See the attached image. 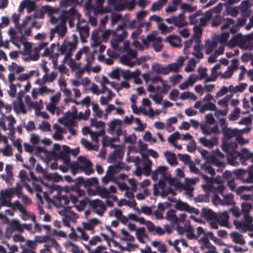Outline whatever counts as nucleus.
<instances>
[{
	"label": "nucleus",
	"instance_id": "57",
	"mask_svg": "<svg viewBox=\"0 0 253 253\" xmlns=\"http://www.w3.org/2000/svg\"><path fill=\"white\" fill-rule=\"evenodd\" d=\"M81 142L82 144L87 150H92L93 148V145L87 139L83 138L81 139Z\"/></svg>",
	"mask_w": 253,
	"mask_h": 253
},
{
	"label": "nucleus",
	"instance_id": "49",
	"mask_svg": "<svg viewBox=\"0 0 253 253\" xmlns=\"http://www.w3.org/2000/svg\"><path fill=\"white\" fill-rule=\"evenodd\" d=\"M91 126H95L97 128H103L105 126V123L100 121H97L95 119H91L90 120Z\"/></svg>",
	"mask_w": 253,
	"mask_h": 253
},
{
	"label": "nucleus",
	"instance_id": "26",
	"mask_svg": "<svg viewBox=\"0 0 253 253\" xmlns=\"http://www.w3.org/2000/svg\"><path fill=\"white\" fill-rule=\"evenodd\" d=\"M222 132L227 139H230L236 135V130H233L230 128H222Z\"/></svg>",
	"mask_w": 253,
	"mask_h": 253
},
{
	"label": "nucleus",
	"instance_id": "12",
	"mask_svg": "<svg viewBox=\"0 0 253 253\" xmlns=\"http://www.w3.org/2000/svg\"><path fill=\"white\" fill-rule=\"evenodd\" d=\"M201 215L204 218L210 220H215L217 217V214L213 211L207 208H203Z\"/></svg>",
	"mask_w": 253,
	"mask_h": 253
},
{
	"label": "nucleus",
	"instance_id": "29",
	"mask_svg": "<svg viewBox=\"0 0 253 253\" xmlns=\"http://www.w3.org/2000/svg\"><path fill=\"white\" fill-rule=\"evenodd\" d=\"M253 209V206L251 204L248 203H243L241 205V211L244 213L245 218L249 217V214L250 211Z\"/></svg>",
	"mask_w": 253,
	"mask_h": 253
},
{
	"label": "nucleus",
	"instance_id": "61",
	"mask_svg": "<svg viewBox=\"0 0 253 253\" xmlns=\"http://www.w3.org/2000/svg\"><path fill=\"white\" fill-rule=\"evenodd\" d=\"M198 73L199 74V80H202L205 78H207V69L206 68H200L198 69Z\"/></svg>",
	"mask_w": 253,
	"mask_h": 253
},
{
	"label": "nucleus",
	"instance_id": "25",
	"mask_svg": "<svg viewBox=\"0 0 253 253\" xmlns=\"http://www.w3.org/2000/svg\"><path fill=\"white\" fill-rule=\"evenodd\" d=\"M166 219L173 223L178 222V217L176 215L175 211L174 210H169L167 211Z\"/></svg>",
	"mask_w": 253,
	"mask_h": 253
},
{
	"label": "nucleus",
	"instance_id": "9",
	"mask_svg": "<svg viewBox=\"0 0 253 253\" xmlns=\"http://www.w3.org/2000/svg\"><path fill=\"white\" fill-rule=\"evenodd\" d=\"M252 3L250 2V0H245L241 2L239 6L240 12L241 14H249V16L250 15L251 10L249 9V8L251 7Z\"/></svg>",
	"mask_w": 253,
	"mask_h": 253
},
{
	"label": "nucleus",
	"instance_id": "32",
	"mask_svg": "<svg viewBox=\"0 0 253 253\" xmlns=\"http://www.w3.org/2000/svg\"><path fill=\"white\" fill-rule=\"evenodd\" d=\"M157 41L161 42V39L160 37L157 38L156 35L153 34H150L147 36L146 39L143 40V43L145 45L148 44L149 42Z\"/></svg>",
	"mask_w": 253,
	"mask_h": 253
},
{
	"label": "nucleus",
	"instance_id": "58",
	"mask_svg": "<svg viewBox=\"0 0 253 253\" xmlns=\"http://www.w3.org/2000/svg\"><path fill=\"white\" fill-rule=\"evenodd\" d=\"M151 81L153 83H156L158 82H160L162 84L163 87H170V86L166 84L165 81L160 76H156L154 77H152L151 79Z\"/></svg>",
	"mask_w": 253,
	"mask_h": 253
},
{
	"label": "nucleus",
	"instance_id": "28",
	"mask_svg": "<svg viewBox=\"0 0 253 253\" xmlns=\"http://www.w3.org/2000/svg\"><path fill=\"white\" fill-rule=\"evenodd\" d=\"M76 13L75 8L72 7L69 10H63L62 12V16L65 20L70 19Z\"/></svg>",
	"mask_w": 253,
	"mask_h": 253
},
{
	"label": "nucleus",
	"instance_id": "42",
	"mask_svg": "<svg viewBox=\"0 0 253 253\" xmlns=\"http://www.w3.org/2000/svg\"><path fill=\"white\" fill-rule=\"evenodd\" d=\"M92 105V110L95 114V116L98 118H101L102 115V111L99 108L98 105L97 103L93 102L91 103Z\"/></svg>",
	"mask_w": 253,
	"mask_h": 253
},
{
	"label": "nucleus",
	"instance_id": "55",
	"mask_svg": "<svg viewBox=\"0 0 253 253\" xmlns=\"http://www.w3.org/2000/svg\"><path fill=\"white\" fill-rule=\"evenodd\" d=\"M236 228L239 229H241L242 232L246 233L247 232V225L245 222L237 221L234 223Z\"/></svg>",
	"mask_w": 253,
	"mask_h": 253
},
{
	"label": "nucleus",
	"instance_id": "24",
	"mask_svg": "<svg viewBox=\"0 0 253 253\" xmlns=\"http://www.w3.org/2000/svg\"><path fill=\"white\" fill-rule=\"evenodd\" d=\"M70 48L71 50H74L76 49V48H71V42L64 41L59 48V51L60 52L61 54H64L66 52L69 51Z\"/></svg>",
	"mask_w": 253,
	"mask_h": 253
},
{
	"label": "nucleus",
	"instance_id": "43",
	"mask_svg": "<svg viewBox=\"0 0 253 253\" xmlns=\"http://www.w3.org/2000/svg\"><path fill=\"white\" fill-rule=\"evenodd\" d=\"M6 119L9 122L8 124V129H13L14 128V125L16 123V122L15 119L11 115L6 116Z\"/></svg>",
	"mask_w": 253,
	"mask_h": 253
},
{
	"label": "nucleus",
	"instance_id": "27",
	"mask_svg": "<svg viewBox=\"0 0 253 253\" xmlns=\"http://www.w3.org/2000/svg\"><path fill=\"white\" fill-rule=\"evenodd\" d=\"M194 35L193 38H196V42H200V38L202 35V29L200 26L195 25L193 28Z\"/></svg>",
	"mask_w": 253,
	"mask_h": 253
},
{
	"label": "nucleus",
	"instance_id": "23",
	"mask_svg": "<svg viewBox=\"0 0 253 253\" xmlns=\"http://www.w3.org/2000/svg\"><path fill=\"white\" fill-rule=\"evenodd\" d=\"M225 187L223 184H218L217 187L212 185H210L208 186L207 190L210 192L219 193L222 195Z\"/></svg>",
	"mask_w": 253,
	"mask_h": 253
},
{
	"label": "nucleus",
	"instance_id": "59",
	"mask_svg": "<svg viewBox=\"0 0 253 253\" xmlns=\"http://www.w3.org/2000/svg\"><path fill=\"white\" fill-rule=\"evenodd\" d=\"M149 97L152 98L154 101L157 104H160L163 100V96L160 94H150Z\"/></svg>",
	"mask_w": 253,
	"mask_h": 253
},
{
	"label": "nucleus",
	"instance_id": "60",
	"mask_svg": "<svg viewBox=\"0 0 253 253\" xmlns=\"http://www.w3.org/2000/svg\"><path fill=\"white\" fill-rule=\"evenodd\" d=\"M113 177L114 175H112V173H111L107 170L106 175L102 179V182L104 184H106L112 180Z\"/></svg>",
	"mask_w": 253,
	"mask_h": 253
},
{
	"label": "nucleus",
	"instance_id": "37",
	"mask_svg": "<svg viewBox=\"0 0 253 253\" xmlns=\"http://www.w3.org/2000/svg\"><path fill=\"white\" fill-rule=\"evenodd\" d=\"M10 225L13 230L18 231L19 232L23 231L22 225L17 220H12Z\"/></svg>",
	"mask_w": 253,
	"mask_h": 253
},
{
	"label": "nucleus",
	"instance_id": "51",
	"mask_svg": "<svg viewBox=\"0 0 253 253\" xmlns=\"http://www.w3.org/2000/svg\"><path fill=\"white\" fill-rule=\"evenodd\" d=\"M229 36H230L229 33L228 32L222 33L220 34V35L219 37V39H218L219 42L221 43H225L227 42V41L229 37Z\"/></svg>",
	"mask_w": 253,
	"mask_h": 253
},
{
	"label": "nucleus",
	"instance_id": "3",
	"mask_svg": "<svg viewBox=\"0 0 253 253\" xmlns=\"http://www.w3.org/2000/svg\"><path fill=\"white\" fill-rule=\"evenodd\" d=\"M90 206L92 208L95 212L100 216H102L106 210V208L103 202L99 199H96L89 202Z\"/></svg>",
	"mask_w": 253,
	"mask_h": 253
},
{
	"label": "nucleus",
	"instance_id": "52",
	"mask_svg": "<svg viewBox=\"0 0 253 253\" xmlns=\"http://www.w3.org/2000/svg\"><path fill=\"white\" fill-rule=\"evenodd\" d=\"M249 16V14H242V18H238V23L236 25H237L239 27H242L246 23L247 18Z\"/></svg>",
	"mask_w": 253,
	"mask_h": 253
},
{
	"label": "nucleus",
	"instance_id": "56",
	"mask_svg": "<svg viewBox=\"0 0 253 253\" xmlns=\"http://www.w3.org/2000/svg\"><path fill=\"white\" fill-rule=\"evenodd\" d=\"M224 202L226 205H231L233 202L234 196L232 194L223 195Z\"/></svg>",
	"mask_w": 253,
	"mask_h": 253
},
{
	"label": "nucleus",
	"instance_id": "38",
	"mask_svg": "<svg viewBox=\"0 0 253 253\" xmlns=\"http://www.w3.org/2000/svg\"><path fill=\"white\" fill-rule=\"evenodd\" d=\"M88 201L89 199L87 198H84V199L80 201L78 205H75V207L76 208L77 211H83L86 207Z\"/></svg>",
	"mask_w": 253,
	"mask_h": 253
},
{
	"label": "nucleus",
	"instance_id": "62",
	"mask_svg": "<svg viewBox=\"0 0 253 253\" xmlns=\"http://www.w3.org/2000/svg\"><path fill=\"white\" fill-rule=\"evenodd\" d=\"M23 127L26 128V129L28 132L32 131L36 129L35 123L32 121H29L27 125H24Z\"/></svg>",
	"mask_w": 253,
	"mask_h": 253
},
{
	"label": "nucleus",
	"instance_id": "4",
	"mask_svg": "<svg viewBox=\"0 0 253 253\" xmlns=\"http://www.w3.org/2000/svg\"><path fill=\"white\" fill-rule=\"evenodd\" d=\"M76 31L79 33L82 42H86V39L89 36V26L87 24L82 25L78 22L76 24Z\"/></svg>",
	"mask_w": 253,
	"mask_h": 253
},
{
	"label": "nucleus",
	"instance_id": "31",
	"mask_svg": "<svg viewBox=\"0 0 253 253\" xmlns=\"http://www.w3.org/2000/svg\"><path fill=\"white\" fill-rule=\"evenodd\" d=\"M1 201L2 206L7 207H11L12 205L11 203L12 198L5 196L4 191L1 190Z\"/></svg>",
	"mask_w": 253,
	"mask_h": 253
},
{
	"label": "nucleus",
	"instance_id": "8",
	"mask_svg": "<svg viewBox=\"0 0 253 253\" xmlns=\"http://www.w3.org/2000/svg\"><path fill=\"white\" fill-rule=\"evenodd\" d=\"M175 19L174 21V25L178 28H182L188 25V22L185 21V16L184 12H182L177 16H175Z\"/></svg>",
	"mask_w": 253,
	"mask_h": 253
},
{
	"label": "nucleus",
	"instance_id": "64",
	"mask_svg": "<svg viewBox=\"0 0 253 253\" xmlns=\"http://www.w3.org/2000/svg\"><path fill=\"white\" fill-rule=\"evenodd\" d=\"M68 244L69 246L72 247V252L73 253H84V251L82 250H80L78 246L73 244L71 242H68Z\"/></svg>",
	"mask_w": 253,
	"mask_h": 253
},
{
	"label": "nucleus",
	"instance_id": "22",
	"mask_svg": "<svg viewBox=\"0 0 253 253\" xmlns=\"http://www.w3.org/2000/svg\"><path fill=\"white\" fill-rule=\"evenodd\" d=\"M167 1L168 0H158L152 4L151 7V10L152 11L160 10Z\"/></svg>",
	"mask_w": 253,
	"mask_h": 253
},
{
	"label": "nucleus",
	"instance_id": "17",
	"mask_svg": "<svg viewBox=\"0 0 253 253\" xmlns=\"http://www.w3.org/2000/svg\"><path fill=\"white\" fill-rule=\"evenodd\" d=\"M189 168L191 172L201 175L205 180L209 181L210 178L207 175L203 174V173L196 167L194 163L190 162L189 164Z\"/></svg>",
	"mask_w": 253,
	"mask_h": 253
},
{
	"label": "nucleus",
	"instance_id": "14",
	"mask_svg": "<svg viewBox=\"0 0 253 253\" xmlns=\"http://www.w3.org/2000/svg\"><path fill=\"white\" fill-rule=\"evenodd\" d=\"M56 33L58 35L59 38H63L67 32V27L66 22L62 21L59 24L57 25L55 28Z\"/></svg>",
	"mask_w": 253,
	"mask_h": 253
},
{
	"label": "nucleus",
	"instance_id": "40",
	"mask_svg": "<svg viewBox=\"0 0 253 253\" xmlns=\"http://www.w3.org/2000/svg\"><path fill=\"white\" fill-rule=\"evenodd\" d=\"M121 170V166L119 165V163H118L117 165L109 166L108 171L111 173H112V175H114V174L119 172Z\"/></svg>",
	"mask_w": 253,
	"mask_h": 253
},
{
	"label": "nucleus",
	"instance_id": "53",
	"mask_svg": "<svg viewBox=\"0 0 253 253\" xmlns=\"http://www.w3.org/2000/svg\"><path fill=\"white\" fill-rule=\"evenodd\" d=\"M69 155L70 154H65V153H59L58 157L59 159L62 160L66 165H69L70 162Z\"/></svg>",
	"mask_w": 253,
	"mask_h": 253
},
{
	"label": "nucleus",
	"instance_id": "41",
	"mask_svg": "<svg viewBox=\"0 0 253 253\" xmlns=\"http://www.w3.org/2000/svg\"><path fill=\"white\" fill-rule=\"evenodd\" d=\"M224 246H226L227 248H231L233 249V251L235 253H238V252H247L248 250V249L247 247H244L242 248L240 247H237L235 245H226L225 244H223Z\"/></svg>",
	"mask_w": 253,
	"mask_h": 253
},
{
	"label": "nucleus",
	"instance_id": "44",
	"mask_svg": "<svg viewBox=\"0 0 253 253\" xmlns=\"http://www.w3.org/2000/svg\"><path fill=\"white\" fill-rule=\"evenodd\" d=\"M180 137V134L178 132L176 131L171 134L168 138L169 143L171 144H174L175 141L179 139Z\"/></svg>",
	"mask_w": 253,
	"mask_h": 253
},
{
	"label": "nucleus",
	"instance_id": "20",
	"mask_svg": "<svg viewBox=\"0 0 253 253\" xmlns=\"http://www.w3.org/2000/svg\"><path fill=\"white\" fill-rule=\"evenodd\" d=\"M136 236L138 241L141 243H144V238H148V235L145 233L144 227L138 228L136 229Z\"/></svg>",
	"mask_w": 253,
	"mask_h": 253
},
{
	"label": "nucleus",
	"instance_id": "6",
	"mask_svg": "<svg viewBox=\"0 0 253 253\" xmlns=\"http://www.w3.org/2000/svg\"><path fill=\"white\" fill-rule=\"evenodd\" d=\"M74 184L70 187L71 190L74 191L78 196H83L85 194L84 190L80 189L82 185H84V178L80 176L74 180Z\"/></svg>",
	"mask_w": 253,
	"mask_h": 253
},
{
	"label": "nucleus",
	"instance_id": "18",
	"mask_svg": "<svg viewBox=\"0 0 253 253\" xmlns=\"http://www.w3.org/2000/svg\"><path fill=\"white\" fill-rule=\"evenodd\" d=\"M164 155L170 165H176L177 164L176 157L174 153L166 151L164 152Z\"/></svg>",
	"mask_w": 253,
	"mask_h": 253
},
{
	"label": "nucleus",
	"instance_id": "63",
	"mask_svg": "<svg viewBox=\"0 0 253 253\" xmlns=\"http://www.w3.org/2000/svg\"><path fill=\"white\" fill-rule=\"evenodd\" d=\"M196 149V143L194 140H192L187 145V150L189 152H193Z\"/></svg>",
	"mask_w": 253,
	"mask_h": 253
},
{
	"label": "nucleus",
	"instance_id": "54",
	"mask_svg": "<svg viewBox=\"0 0 253 253\" xmlns=\"http://www.w3.org/2000/svg\"><path fill=\"white\" fill-rule=\"evenodd\" d=\"M115 95V94L112 92V95H109L108 93V96L107 97L101 96L100 97V104L102 105H106L107 103L110 101L112 98V97Z\"/></svg>",
	"mask_w": 253,
	"mask_h": 253
},
{
	"label": "nucleus",
	"instance_id": "36",
	"mask_svg": "<svg viewBox=\"0 0 253 253\" xmlns=\"http://www.w3.org/2000/svg\"><path fill=\"white\" fill-rule=\"evenodd\" d=\"M98 183L97 179L95 177H91L90 178H84V186L85 187L91 186L97 184Z\"/></svg>",
	"mask_w": 253,
	"mask_h": 253
},
{
	"label": "nucleus",
	"instance_id": "13",
	"mask_svg": "<svg viewBox=\"0 0 253 253\" xmlns=\"http://www.w3.org/2000/svg\"><path fill=\"white\" fill-rule=\"evenodd\" d=\"M229 218V216L228 212L225 211L218 216L217 215V217L215 220L218 222L220 226H226L228 224Z\"/></svg>",
	"mask_w": 253,
	"mask_h": 253
},
{
	"label": "nucleus",
	"instance_id": "5",
	"mask_svg": "<svg viewBox=\"0 0 253 253\" xmlns=\"http://www.w3.org/2000/svg\"><path fill=\"white\" fill-rule=\"evenodd\" d=\"M110 130L114 132L116 131V134L118 137L123 134V122L120 119H114L108 124Z\"/></svg>",
	"mask_w": 253,
	"mask_h": 253
},
{
	"label": "nucleus",
	"instance_id": "45",
	"mask_svg": "<svg viewBox=\"0 0 253 253\" xmlns=\"http://www.w3.org/2000/svg\"><path fill=\"white\" fill-rule=\"evenodd\" d=\"M97 192L100 197L102 198H108L110 194V192L105 187H102L97 189Z\"/></svg>",
	"mask_w": 253,
	"mask_h": 253
},
{
	"label": "nucleus",
	"instance_id": "19",
	"mask_svg": "<svg viewBox=\"0 0 253 253\" xmlns=\"http://www.w3.org/2000/svg\"><path fill=\"white\" fill-rule=\"evenodd\" d=\"M230 237L235 244L244 245L246 244L245 240L242 238L243 235L238 232H234L230 234Z\"/></svg>",
	"mask_w": 253,
	"mask_h": 253
},
{
	"label": "nucleus",
	"instance_id": "35",
	"mask_svg": "<svg viewBox=\"0 0 253 253\" xmlns=\"http://www.w3.org/2000/svg\"><path fill=\"white\" fill-rule=\"evenodd\" d=\"M180 8L183 10V12H184V13L186 11L188 12H192L197 9L196 6H191L190 4L186 3H181Z\"/></svg>",
	"mask_w": 253,
	"mask_h": 253
},
{
	"label": "nucleus",
	"instance_id": "16",
	"mask_svg": "<svg viewBox=\"0 0 253 253\" xmlns=\"http://www.w3.org/2000/svg\"><path fill=\"white\" fill-rule=\"evenodd\" d=\"M167 39L170 44L174 47H181L182 46L181 39L177 35H170L168 37Z\"/></svg>",
	"mask_w": 253,
	"mask_h": 253
},
{
	"label": "nucleus",
	"instance_id": "11",
	"mask_svg": "<svg viewBox=\"0 0 253 253\" xmlns=\"http://www.w3.org/2000/svg\"><path fill=\"white\" fill-rule=\"evenodd\" d=\"M26 8L28 13L34 11L35 9V4L33 1L31 0H24L20 5L19 10H22Z\"/></svg>",
	"mask_w": 253,
	"mask_h": 253
},
{
	"label": "nucleus",
	"instance_id": "2",
	"mask_svg": "<svg viewBox=\"0 0 253 253\" xmlns=\"http://www.w3.org/2000/svg\"><path fill=\"white\" fill-rule=\"evenodd\" d=\"M78 160L80 163V169L86 175H90L94 172L92 168V164L88 159L84 157L79 156Z\"/></svg>",
	"mask_w": 253,
	"mask_h": 253
},
{
	"label": "nucleus",
	"instance_id": "7",
	"mask_svg": "<svg viewBox=\"0 0 253 253\" xmlns=\"http://www.w3.org/2000/svg\"><path fill=\"white\" fill-rule=\"evenodd\" d=\"M22 189L21 186L17 184L16 188H8L4 190V195L6 197L10 198L12 197V195L16 194L18 197L20 198L22 196Z\"/></svg>",
	"mask_w": 253,
	"mask_h": 253
},
{
	"label": "nucleus",
	"instance_id": "10",
	"mask_svg": "<svg viewBox=\"0 0 253 253\" xmlns=\"http://www.w3.org/2000/svg\"><path fill=\"white\" fill-rule=\"evenodd\" d=\"M251 159H253V153L250 152L247 148H243L240 152V160L242 165L245 164V162Z\"/></svg>",
	"mask_w": 253,
	"mask_h": 253
},
{
	"label": "nucleus",
	"instance_id": "50",
	"mask_svg": "<svg viewBox=\"0 0 253 253\" xmlns=\"http://www.w3.org/2000/svg\"><path fill=\"white\" fill-rule=\"evenodd\" d=\"M182 78V75L178 74L170 77L169 81L171 84L174 85L180 82Z\"/></svg>",
	"mask_w": 253,
	"mask_h": 253
},
{
	"label": "nucleus",
	"instance_id": "33",
	"mask_svg": "<svg viewBox=\"0 0 253 253\" xmlns=\"http://www.w3.org/2000/svg\"><path fill=\"white\" fill-rule=\"evenodd\" d=\"M121 231L124 236L123 238H122L123 240L129 242H133L134 241L133 236L129 234L125 229H122Z\"/></svg>",
	"mask_w": 253,
	"mask_h": 253
},
{
	"label": "nucleus",
	"instance_id": "1",
	"mask_svg": "<svg viewBox=\"0 0 253 253\" xmlns=\"http://www.w3.org/2000/svg\"><path fill=\"white\" fill-rule=\"evenodd\" d=\"M126 26V24H121L117 26L115 30L113 31V38L111 40V44L113 48L117 49L119 43L123 41L126 38L127 33L125 30H124Z\"/></svg>",
	"mask_w": 253,
	"mask_h": 253
},
{
	"label": "nucleus",
	"instance_id": "39",
	"mask_svg": "<svg viewBox=\"0 0 253 253\" xmlns=\"http://www.w3.org/2000/svg\"><path fill=\"white\" fill-rule=\"evenodd\" d=\"M188 204L186 203L182 202L181 201H178L176 202L175 207V208L180 211H186Z\"/></svg>",
	"mask_w": 253,
	"mask_h": 253
},
{
	"label": "nucleus",
	"instance_id": "15",
	"mask_svg": "<svg viewBox=\"0 0 253 253\" xmlns=\"http://www.w3.org/2000/svg\"><path fill=\"white\" fill-rule=\"evenodd\" d=\"M199 141L204 146L209 148H212L214 145L217 144V139L216 137H213L210 140L205 137H201Z\"/></svg>",
	"mask_w": 253,
	"mask_h": 253
},
{
	"label": "nucleus",
	"instance_id": "48",
	"mask_svg": "<svg viewBox=\"0 0 253 253\" xmlns=\"http://www.w3.org/2000/svg\"><path fill=\"white\" fill-rule=\"evenodd\" d=\"M58 201L60 206H63L64 205H67L69 203L70 200L68 197L66 195H60L58 197Z\"/></svg>",
	"mask_w": 253,
	"mask_h": 253
},
{
	"label": "nucleus",
	"instance_id": "30",
	"mask_svg": "<svg viewBox=\"0 0 253 253\" xmlns=\"http://www.w3.org/2000/svg\"><path fill=\"white\" fill-rule=\"evenodd\" d=\"M201 168L204 170L205 173H209L211 176L215 175V170L212 168L210 163H205L201 166Z\"/></svg>",
	"mask_w": 253,
	"mask_h": 253
},
{
	"label": "nucleus",
	"instance_id": "47",
	"mask_svg": "<svg viewBox=\"0 0 253 253\" xmlns=\"http://www.w3.org/2000/svg\"><path fill=\"white\" fill-rule=\"evenodd\" d=\"M227 155L228 161H230V159L234 160L238 157L240 158V153L234 150L231 151H229Z\"/></svg>",
	"mask_w": 253,
	"mask_h": 253
},
{
	"label": "nucleus",
	"instance_id": "46",
	"mask_svg": "<svg viewBox=\"0 0 253 253\" xmlns=\"http://www.w3.org/2000/svg\"><path fill=\"white\" fill-rule=\"evenodd\" d=\"M70 167L71 168L72 173L73 175H75L77 173L78 170L80 169L79 162H73L71 164Z\"/></svg>",
	"mask_w": 253,
	"mask_h": 253
},
{
	"label": "nucleus",
	"instance_id": "34",
	"mask_svg": "<svg viewBox=\"0 0 253 253\" xmlns=\"http://www.w3.org/2000/svg\"><path fill=\"white\" fill-rule=\"evenodd\" d=\"M235 173L237 177L241 179L243 182H246L245 180L247 177L246 175L248 174L246 170L239 169L235 171Z\"/></svg>",
	"mask_w": 253,
	"mask_h": 253
},
{
	"label": "nucleus",
	"instance_id": "21",
	"mask_svg": "<svg viewBox=\"0 0 253 253\" xmlns=\"http://www.w3.org/2000/svg\"><path fill=\"white\" fill-rule=\"evenodd\" d=\"M243 41L242 35L241 33L234 36L228 42V45L234 46L237 43H241Z\"/></svg>",
	"mask_w": 253,
	"mask_h": 253
}]
</instances>
